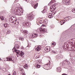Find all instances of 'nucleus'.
Listing matches in <instances>:
<instances>
[{
  "mask_svg": "<svg viewBox=\"0 0 75 75\" xmlns=\"http://www.w3.org/2000/svg\"><path fill=\"white\" fill-rule=\"evenodd\" d=\"M15 47H14L12 49L13 52H14V51L16 52L18 57L20 55L22 58H24V52L21 51L20 52V50H18L16 49L19 48V45H15Z\"/></svg>",
  "mask_w": 75,
  "mask_h": 75,
  "instance_id": "nucleus-1",
  "label": "nucleus"
},
{
  "mask_svg": "<svg viewBox=\"0 0 75 75\" xmlns=\"http://www.w3.org/2000/svg\"><path fill=\"white\" fill-rule=\"evenodd\" d=\"M10 11L11 13H13L15 15L19 16H21L22 14L21 12L20 11V8H18L17 7H16L15 9H14V8H12L11 10H10Z\"/></svg>",
  "mask_w": 75,
  "mask_h": 75,
  "instance_id": "nucleus-2",
  "label": "nucleus"
},
{
  "mask_svg": "<svg viewBox=\"0 0 75 75\" xmlns=\"http://www.w3.org/2000/svg\"><path fill=\"white\" fill-rule=\"evenodd\" d=\"M13 18H14V17L12 16V17H11L10 18L9 21L11 23H13V24H14L15 25H16L17 26H18V21H17V20H16L14 21V20H13Z\"/></svg>",
  "mask_w": 75,
  "mask_h": 75,
  "instance_id": "nucleus-3",
  "label": "nucleus"
},
{
  "mask_svg": "<svg viewBox=\"0 0 75 75\" xmlns=\"http://www.w3.org/2000/svg\"><path fill=\"white\" fill-rule=\"evenodd\" d=\"M71 1L70 0H64L62 1V3L68 6V5H70L71 4Z\"/></svg>",
  "mask_w": 75,
  "mask_h": 75,
  "instance_id": "nucleus-4",
  "label": "nucleus"
},
{
  "mask_svg": "<svg viewBox=\"0 0 75 75\" xmlns=\"http://www.w3.org/2000/svg\"><path fill=\"white\" fill-rule=\"evenodd\" d=\"M69 62H68L67 60H64L62 62V65L65 68L67 65V64H68Z\"/></svg>",
  "mask_w": 75,
  "mask_h": 75,
  "instance_id": "nucleus-5",
  "label": "nucleus"
},
{
  "mask_svg": "<svg viewBox=\"0 0 75 75\" xmlns=\"http://www.w3.org/2000/svg\"><path fill=\"white\" fill-rule=\"evenodd\" d=\"M35 16L33 15L29 14L28 15V18L29 20H33Z\"/></svg>",
  "mask_w": 75,
  "mask_h": 75,
  "instance_id": "nucleus-6",
  "label": "nucleus"
},
{
  "mask_svg": "<svg viewBox=\"0 0 75 75\" xmlns=\"http://www.w3.org/2000/svg\"><path fill=\"white\" fill-rule=\"evenodd\" d=\"M40 32L45 33L47 32V29H44L43 28H41L39 29Z\"/></svg>",
  "mask_w": 75,
  "mask_h": 75,
  "instance_id": "nucleus-7",
  "label": "nucleus"
},
{
  "mask_svg": "<svg viewBox=\"0 0 75 75\" xmlns=\"http://www.w3.org/2000/svg\"><path fill=\"white\" fill-rule=\"evenodd\" d=\"M64 58V56L61 54H59L57 55L56 58L57 59H59L60 58Z\"/></svg>",
  "mask_w": 75,
  "mask_h": 75,
  "instance_id": "nucleus-8",
  "label": "nucleus"
},
{
  "mask_svg": "<svg viewBox=\"0 0 75 75\" xmlns=\"http://www.w3.org/2000/svg\"><path fill=\"white\" fill-rule=\"evenodd\" d=\"M21 33H23V35H24V36H25V35H27L28 34V31L26 30H21Z\"/></svg>",
  "mask_w": 75,
  "mask_h": 75,
  "instance_id": "nucleus-9",
  "label": "nucleus"
},
{
  "mask_svg": "<svg viewBox=\"0 0 75 75\" xmlns=\"http://www.w3.org/2000/svg\"><path fill=\"white\" fill-rule=\"evenodd\" d=\"M52 50L50 49V47L49 46L45 48V50L47 52H50Z\"/></svg>",
  "mask_w": 75,
  "mask_h": 75,
  "instance_id": "nucleus-10",
  "label": "nucleus"
},
{
  "mask_svg": "<svg viewBox=\"0 0 75 75\" xmlns=\"http://www.w3.org/2000/svg\"><path fill=\"white\" fill-rule=\"evenodd\" d=\"M23 25H24V26H28V25H29V23L28 22V21L26 20L24 21V22L23 24Z\"/></svg>",
  "mask_w": 75,
  "mask_h": 75,
  "instance_id": "nucleus-11",
  "label": "nucleus"
},
{
  "mask_svg": "<svg viewBox=\"0 0 75 75\" xmlns=\"http://www.w3.org/2000/svg\"><path fill=\"white\" fill-rule=\"evenodd\" d=\"M6 61H13V58L7 57L6 58Z\"/></svg>",
  "mask_w": 75,
  "mask_h": 75,
  "instance_id": "nucleus-12",
  "label": "nucleus"
},
{
  "mask_svg": "<svg viewBox=\"0 0 75 75\" xmlns=\"http://www.w3.org/2000/svg\"><path fill=\"white\" fill-rule=\"evenodd\" d=\"M38 35V34H37L36 33L33 34L32 35V38H36Z\"/></svg>",
  "mask_w": 75,
  "mask_h": 75,
  "instance_id": "nucleus-13",
  "label": "nucleus"
},
{
  "mask_svg": "<svg viewBox=\"0 0 75 75\" xmlns=\"http://www.w3.org/2000/svg\"><path fill=\"white\" fill-rule=\"evenodd\" d=\"M41 50V47L40 46H37V48L35 49L36 51H39Z\"/></svg>",
  "mask_w": 75,
  "mask_h": 75,
  "instance_id": "nucleus-14",
  "label": "nucleus"
},
{
  "mask_svg": "<svg viewBox=\"0 0 75 75\" xmlns=\"http://www.w3.org/2000/svg\"><path fill=\"white\" fill-rule=\"evenodd\" d=\"M57 71L58 72H61V68L60 67H59L57 68Z\"/></svg>",
  "mask_w": 75,
  "mask_h": 75,
  "instance_id": "nucleus-15",
  "label": "nucleus"
},
{
  "mask_svg": "<svg viewBox=\"0 0 75 75\" xmlns=\"http://www.w3.org/2000/svg\"><path fill=\"white\" fill-rule=\"evenodd\" d=\"M52 17H53V16H52V13H50L49 15L48 18H52Z\"/></svg>",
  "mask_w": 75,
  "mask_h": 75,
  "instance_id": "nucleus-16",
  "label": "nucleus"
},
{
  "mask_svg": "<svg viewBox=\"0 0 75 75\" xmlns=\"http://www.w3.org/2000/svg\"><path fill=\"white\" fill-rule=\"evenodd\" d=\"M67 18H68V19H69V20H71V17H70V16H67V17H66L65 18H64V20L65 19V20H66V21H67Z\"/></svg>",
  "mask_w": 75,
  "mask_h": 75,
  "instance_id": "nucleus-17",
  "label": "nucleus"
},
{
  "mask_svg": "<svg viewBox=\"0 0 75 75\" xmlns=\"http://www.w3.org/2000/svg\"><path fill=\"white\" fill-rule=\"evenodd\" d=\"M66 31H67V33H71V32H72V30L70 28H69L68 30H67Z\"/></svg>",
  "mask_w": 75,
  "mask_h": 75,
  "instance_id": "nucleus-18",
  "label": "nucleus"
},
{
  "mask_svg": "<svg viewBox=\"0 0 75 75\" xmlns=\"http://www.w3.org/2000/svg\"><path fill=\"white\" fill-rule=\"evenodd\" d=\"M35 67H36V68H40V65H39V64H37L36 65H35Z\"/></svg>",
  "mask_w": 75,
  "mask_h": 75,
  "instance_id": "nucleus-19",
  "label": "nucleus"
},
{
  "mask_svg": "<svg viewBox=\"0 0 75 75\" xmlns=\"http://www.w3.org/2000/svg\"><path fill=\"white\" fill-rule=\"evenodd\" d=\"M55 2H56V1L55 0H52L51 2H50V4H52V3H55Z\"/></svg>",
  "mask_w": 75,
  "mask_h": 75,
  "instance_id": "nucleus-20",
  "label": "nucleus"
},
{
  "mask_svg": "<svg viewBox=\"0 0 75 75\" xmlns=\"http://www.w3.org/2000/svg\"><path fill=\"white\" fill-rule=\"evenodd\" d=\"M50 64V62L49 63V64H46L45 66V68H48L49 66V65Z\"/></svg>",
  "mask_w": 75,
  "mask_h": 75,
  "instance_id": "nucleus-21",
  "label": "nucleus"
},
{
  "mask_svg": "<svg viewBox=\"0 0 75 75\" xmlns=\"http://www.w3.org/2000/svg\"><path fill=\"white\" fill-rule=\"evenodd\" d=\"M0 18H1V20H4V16H1L0 17Z\"/></svg>",
  "mask_w": 75,
  "mask_h": 75,
  "instance_id": "nucleus-22",
  "label": "nucleus"
},
{
  "mask_svg": "<svg viewBox=\"0 0 75 75\" xmlns=\"http://www.w3.org/2000/svg\"><path fill=\"white\" fill-rule=\"evenodd\" d=\"M37 7H38V3H37L34 6V8L35 9Z\"/></svg>",
  "mask_w": 75,
  "mask_h": 75,
  "instance_id": "nucleus-23",
  "label": "nucleus"
},
{
  "mask_svg": "<svg viewBox=\"0 0 75 75\" xmlns=\"http://www.w3.org/2000/svg\"><path fill=\"white\" fill-rule=\"evenodd\" d=\"M4 25L5 28H6L7 27V26H8V25H7V23H5V24H4Z\"/></svg>",
  "mask_w": 75,
  "mask_h": 75,
  "instance_id": "nucleus-24",
  "label": "nucleus"
},
{
  "mask_svg": "<svg viewBox=\"0 0 75 75\" xmlns=\"http://www.w3.org/2000/svg\"><path fill=\"white\" fill-rule=\"evenodd\" d=\"M19 40H21V41H24V38H19Z\"/></svg>",
  "mask_w": 75,
  "mask_h": 75,
  "instance_id": "nucleus-25",
  "label": "nucleus"
},
{
  "mask_svg": "<svg viewBox=\"0 0 75 75\" xmlns=\"http://www.w3.org/2000/svg\"><path fill=\"white\" fill-rule=\"evenodd\" d=\"M23 68H25V69L27 68H28L27 64H26L25 66H23Z\"/></svg>",
  "mask_w": 75,
  "mask_h": 75,
  "instance_id": "nucleus-26",
  "label": "nucleus"
},
{
  "mask_svg": "<svg viewBox=\"0 0 75 75\" xmlns=\"http://www.w3.org/2000/svg\"><path fill=\"white\" fill-rule=\"evenodd\" d=\"M19 70L20 71H21V72H23V69L21 67L20 68Z\"/></svg>",
  "mask_w": 75,
  "mask_h": 75,
  "instance_id": "nucleus-27",
  "label": "nucleus"
},
{
  "mask_svg": "<svg viewBox=\"0 0 75 75\" xmlns=\"http://www.w3.org/2000/svg\"><path fill=\"white\" fill-rule=\"evenodd\" d=\"M46 11V9H45L43 10V11H42V13H45V12Z\"/></svg>",
  "mask_w": 75,
  "mask_h": 75,
  "instance_id": "nucleus-28",
  "label": "nucleus"
},
{
  "mask_svg": "<svg viewBox=\"0 0 75 75\" xmlns=\"http://www.w3.org/2000/svg\"><path fill=\"white\" fill-rule=\"evenodd\" d=\"M71 12H72L73 13H75V9H73L71 10Z\"/></svg>",
  "mask_w": 75,
  "mask_h": 75,
  "instance_id": "nucleus-29",
  "label": "nucleus"
},
{
  "mask_svg": "<svg viewBox=\"0 0 75 75\" xmlns=\"http://www.w3.org/2000/svg\"><path fill=\"white\" fill-rule=\"evenodd\" d=\"M51 52H52L53 53H54V54H55L56 53V52L54 51L51 50V51H50Z\"/></svg>",
  "mask_w": 75,
  "mask_h": 75,
  "instance_id": "nucleus-30",
  "label": "nucleus"
},
{
  "mask_svg": "<svg viewBox=\"0 0 75 75\" xmlns=\"http://www.w3.org/2000/svg\"><path fill=\"white\" fill-rule=\"evenodd\" d=\"M55 9H56V7H55V6H54V7L53 8V9H52V11H54Z\"/></svg>",
  "mask_w": 75,
  "mask_h": 75,
  "instance_id": "nucleus-31",
  "label": "nucleus"
},
{
  "mask_svg": "<svg viewBox=\"0 0 75 75\" xmlns=\"http://www.w3.org/2000/svg\"><path fill=\"white\" fill-rule=\"evenodd\" d=\"M54 7V5H52L50 7V9L51 10H52V9H53V8Z\"/></svg>",
  "mask_w": 75,
  "mask_h": 75,
  "instance_id": "nucleus-32",
  "label": "nucleus"
},
{
  "mask_svg": "<svg viewBox=\"0 0 75 75\" xmlns=\"http://www.w3.org/2000/svg\"><path fill=\"white\" fill-rule=\"evenodd\" d=\"M10 30H8L7 31V32L6 33L7 34H10Z\"/></svg>",
  "mask_w": 75,
  "mask_h": 75,
  "instance_id": "nucleus-33",
  "label": "nucleus"
},
{
  "mask_svg": "<svg viewBox=\"0 0 75 75\" xmlns=\"http://www.w3.org/2000/svg\"><path fill=\"white\" fill-rule=\"evenodd\" d=\"M71 62H72V64H75V60H73Z\"/></svg>",
  "mask_w": 75,
  "mask_h": 75,
  "instance_id": "nucleus-34",
  "label": "nucleus"
},
{
  "mask_svg": "<svg viewBox=\"0 0 75 75\" xmlns=\"http://www.w3.org/2000/svg\"><path fill=\"white\" fill-rule=\"evenodd\" d=\"M44 22L45 23V24H47V23H48V21L47 20H46L44 21Z\"/></svg>",
  "mask_w": 75,
  "mask_h": 75,
  "instance_id": "nucleus-35",
  "label": "nucleus"
},
{
  "mask_svg": "<svg viewBox=\"0 0 75 75\" xmlns=\"http://www.w3.org/2000/svg\"><path fill=\"white\" fill-rule=\"evenodd\" d=\"M13 75H16V71H14L13 73Z\"/></svg>",
  "mask_w": 75,
  "mask_h": 75,
  "instance_id": "nucleus-36",
  "label": "nucleus"
},
{
  "mask_svg": "<svg viewBox=\"0 0 75 75\" xmlns=\"http://www.w3.org/2000/svg\"><path fill=\"white\" fill-rule=\"evenodd\" d=\"M55 42H54L52 44V45H55Z\"/></svg>",
  "mask_w": 75,
  "mask_h": 75,
  "instance_id": "nucleus-37",
  "label": "nucleus"
},
{
  "mask_svg": "<svg viewBox=\"0 0 75 75\" xmlns=\"http://www.w3.org/2000/svg\"><path fill=\"white\" fill-rule=\"evenodd\" d=\"M69 60L70 61H71V62L72 61H73V59H70Z\"/></svg>",
  "mask_w": 75,
  "mask_h": 75,
  "instance_id": "nucleus-38",
  "label": "nucleus"
},
{
  "mask_svg": "<svg viewBox=\"0 0 75 75\" xmlns=\"http://www.w3.org/2000/svg\"><path fill=\"white\" fill-rule=\"evenodd\" d=\"M65 23V22H62V24H64Z\"/></svg>",
  "mask_w": 75,
  "mask_h": 75,
  "instance_id": "nucleus-39",
  "label": "nucleus"
},
{
  "mask_svg": "<svg viewBox=\"0 0 75 75\" xmlns=\"http://www.w3.org/2000/svg\"><path fill=\"white\" fill-rule=\"evenodd\" d=\"M63 21H61V25H62V23Z\"/></svg>",
  "mask_w": 75,
  "mask_h": 75,
  "instance_id": "nucleus-40",
  "label": "nucleus"
},
{
  "mask_svg": "<svg viewBox=\"0 0 75 75\" xmlns=\"http://www.w3.org/2000/svg\"><path fill=\"white\" fill-rule=\"evenodd\" d=\"M42 27H44V26H45V25H42Z\"/></svg>",
  "mask_w": 75,
  "mask_h": 75,
  "instance_id": "nucleus-41",
  "label": "nucleus"
},
{
  "mask_svg": "<svg viewBox=\"0 0 75 75\" xmlns=\"http://www.w3.org/2000/svg\"><path fill=\"white\" fill-rule=\"evenodd\" d=\"M28 0H23V1H27Z\"/></svg>",
  "mask_w": 75,
  "mask_h": 75,
  "instance_id": "nucleus-42",
  "label": "nucleus"
},
{
  "mask_svg": "<svg viewBox=\"0 0 75 75\" xmlns=\"http://www.w3.org/2000/svg\"><path fill=\"white\" fill-rule=\"evenodd\" d=\"M0 69L1 70V67H0Z\"/></svg>",
  "mask_w": 75,
  "mask_h": 75,
  "instance_id": "nucleus-43",
  "label": "nucleus"
},
{
  "mask_svg": "<svg viewBox=\"0 0 75 75\" xmlns=\"http://www.w3.org/2000/svg\"><path fill=\"white\" fill-rule=\"evenodd\" d=\"M21 49H22V50H23V49H24V48L23 47H21Z\"/></svg>",
  "mask_w": 75,
  "mask_h": 75,
  "instance_id": "nucleus-44",
  "label": "nucleus"
},
{
  "mask_svg": "<svg viewBox=\"0 0 75 75\" xmlns=\"http://www.w3.org/2000/svg\"><path fill=\"white\" fill-rule=\"evenodd\" d=\"M40 37H41V35H40Z\"/></svg>",
  "mask_w": 75,
  "mask_h": 75,
  "instance_id": "nucleus-45",
  "label": "nucleus"
},
{
  "mask_svg": "<svg viewBox=\"0 0 75 75\" xmlns=\"http://www.w3.org/2000/svg\"><path fill=\"white\" fill-rule=\"evenodd\" d=\"M0 60H2L1 59V58H0Z\"/></svg>",
  "mask_w": 75,
  "mask_h": 75,
  "instance_id": "nucleus-46",
  "label": "nucleus"
},
{
  "mask_svg": "<svg viewBox=\"0 0 75 75\" xmlns=\"http://www.w3.org/2000/svg\"><path fill=\"white\" fill-rule=\"evenodd\" d=\"M26 47H28V46H27Z\"/></svg>",
  "mask_w": 75,
  "mask_h": 75,
  "instance_id": "nucleus-47",
  "label": "nucleus"
},
{
  "mask_svg": "<svg viewBox=\"0 0 75 75\" xmlns=\"http://www.w3.org/2000/svg\"><path fill=\"white\" fill-rule=\"evenodd\" d=\"M8 75H10V74H8Z\"/></svg>",
  "mask_w": 75,
  "mask_h": 75,
  "instance_id": "nucleus-48",
  "label": "nucleus"
},
{
  "mask_svg": "<svg viewBox=\"0 0 75 75\" xmlns=\"http://www.w3.org/2000/svg\"><path fill=\"white\" fill-rule=\"evenodd\" d=\"M3 71H5L3 70Z\"/></svg>",
  "mask_w": 75,
  "mask_h": 75,
  "instance_id": "nucleus-49",
  "label": "nucleus"
},
{
  "mask_svg": "<svg viewBox=\"0 0 75 75\" xmlns=\"http://www.w3.org/2000/svg\"><path fill=\"white\" fill-rule=\"evenodd\" d=\"M28 48H29V47H28Z\"/></svg>",
  "mask_w": 75,
  "mask_h": 75,
  "instance_id": "nucleus-50",
  "label": "nucleus"
},
{
  "mask_svg": "<svg viewBox=\"0 0 75 75\" xmlns=\"http://www.w3.org/2000/svg\"><path fill=\"white\" fill-rule=\"evenodd\" d=\"M17 1V0H16Z\"/></svg>",
  "mask_w": 75,
  "mask_h": 75,
  "instance_id": "nucleus-51",
  "label": "nucleus"
}]
</instances>
